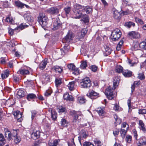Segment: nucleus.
Listing matches in <instances>:
<instances>
[{
	"label": "nucleus",
	"instance_id": "obj_40",
	"mask_svg": "<svg viewBox=\"0 0 146 146\" xmlns=\"http://www.w3.org/2000/svg\"><path fill=\"white\" fill-rule=\"evenodd\" d=\"M17 95L19 98L22 97L24 96L25 92L23 90H19L17 91Z\"/></svg>",
	"mask_w": 146,
	"mask_h": 146
},
{
	"label": "nucleus",
	"instance_id": "obj_42",
	"mask_svg": "<svg viewBox=\"0 0 146 146\" xmlns=\"http://www.w3.org/2000/svg\"><path fill=\"white\" fill-rule=\"evenodd\" d=\"M113 109L115 111H120L122 110V108H119V105L117 104H114Z\"/></svg>",
	"mask_w": 146,
	"mask_h": 146
},
{
	"label": "nucleus",
	"instance_id": "obj_15",
	"mask_svg": "<svg viewBox=\"0 0 146 146\" xmlns=\"http://www.w3.org/2000/svg\"><path fill=\"white\" fill-rule=\"evenodd\" d=\"M87 29H86L84 28L82 29L81 32L78 34V38L80 39L84 37L87 33Z\"/></svg>",
	"mask_w": 146,
	"mask_h": 146
},
{
	"label": "nucleus",
	"instance_id": "obj_25",
	"mask_svg": "<svg viewBox=\"0 0 146 146\" xmlns=\"http://www.w3.org/2000/svg\"><path fill=\"white\" fill-rule=\"evenodd\" d=\"M138 127L141 130L144 132H146V130L144 127V124L142 121L139 120V121Z\"/></svg>",
	"mask_w": 146,
	"mask_h": 146
},
{
	"label": "nucleus",
	"instance_id": "obj_32",
	"mask_svg": "<svg viewBox=\"0 0 146 146\" xmlns=\"http://www.w3.org/2000/svg\"><path fill=\"white\" fill-rule=\"evenodd\" d=\"M127 129L121 128L120 131V133L121 137L123 138H124L125 136L127 131Z\"/></svg>",
	"mask_w": 146,
	"mask_h": 146
},
{
	"label": "nucleus",
	"instance_id": "obj_60",
	"mask_svg": "<svg viewBox=\"0 0 146 146\" xmlns=\"http://www.w3.org/2000/svg\"><path fill=\"white\" fill-rule=\"evenodd\" d=\"M66 109L65 108L63 107H61L58 109V112L59 113H62L65 111Z\"/></svg>",
	"mask_w": 146,
	"mask_h": 146
},
{
	"label": "nucleus",
	"instance_id": "obj_23",
	"mask_svg": "<svg viewBox=\"0 0 146 146\" xmlns=\"http://www.w3.org/2000/svg\"><path fill=\"white\" fill-rule=\"evenodd\" d=\"M5 137L10 140L11 139V135L10 132L7 129H5Z\"/></svg>",
	"mask_w": 146,
	"mask_h": 146
},
{
	"label": "nucleus",
	"instance_id": "obj_44",
	"mask_svg": "<svg viewBox=\"0 0 146 146\" xmlns=\"http://www.w3.org/2000/svg\"><path fill=\"white\" fill-rule=\"evenodd\" d=\"M116 71L118 73L123 72V67L120 65H117L116 68Z\"/></svg>",
	"mask_w": 146,
	"mask_h": 146
},
{
	"label": "nucleus",
	"instance_id": "obj_30",
	"mask_svg": "<svg viewBox=\"0 0 146 146\" xmlns=\"http://www.w3.org/2000/svg\"><path fill=\"white\" fill-rule=\"evenodd\" d=\"M15 5L17 7L21 9L24 7L25 4L21 3L19 1H15Z\"/></svg>",
	"mask_w": 146,
	"mask_h": 146
},
{
	"label": "nucleus",
	"instance_id": "obj_38",
	"mask_svg": "<svg viewBox=\"0 0 146 146\" xmlns=\"http://www.w3.org/2000/svg\"><path fill=\"white\" fill-rule=\"evenodd\" d=\"M60 123L61 125L64 127L67 126L68 123V121L65 119L64 118H62L61 119Z\"/></svg>",
	"mask_w": 146,
	"mask_h": 146
},
{
	"label": "nucleus",
	"instance_id": "obj_5",
	"mask_svg": "<svg viewBox=\"0 0 146 146\" xmlns=\"http://www.w3.org/2000/svg\"><path fill=\"white\" fill-rule=\"evenodd\" d=\"M70 114L74 116L73 122L75 123L77 121H79V120L82 117V115L80 112L72 110L70 111Z\"/></svg>",
	"mask_w": 146,
	"mask_h": 146
},
{
	"label": "nucleus",
	"instance_id": "obj_9",
	"mask_svg": "<svg viewBox=\"0 0 146 146\" xmlns=\"http://www.w3.org/2000/svg\"><path fill=\"white\" fill-rule=\"evenodd\" d=\"M28 26V25H27L25 23H22L17 27V29H13L11 28L9 29L8 31L9 33L11 35H12L13 34L14 31H15L17 29V30L19 29H20L21 30H22L24 29L27 27Z\"/></svg>",
	"mask_w": 146,
	"mask_h": 146
},
{
	"label": "nucleus",
	"instance_id": "obj_14",
	"mask_svg": "<svg viewBox=\"0 0 146 146\" xmlns=\"http://www.w3.org/2000/svg\"><path fill=\"white\" fill-rule=\"evenodd\" d=\"M24 17L25 20L30 25V23L33 22L34 18L31 15L29 14H24Z\"/></svg>",
	"mask_w": 146,
	"mask_h": 146
},
{
	"label": "nucleus",
	"instance_id": "obj_4",
	"mask_svg": "<svg viewBox=\"0 0 146 146\" xmlns=\"http://www.w3.org/2000/svg\"><path fill=\"white\" fill-rule=\"evenodd\" d=\"M48 20V18L44 13H40L38 18V21L42 27H45L46 26Z\"/></svg>",
	"mask_w": 146,
	"mask_h": 146
},
{
	"label": "nucleus",
	"instance_id": "obj_3",
	"mask_svg": "<svg viewBox=\"0 0 146 146\" xmlns=\"http://www.w3.org/2000/svg\"><path fill=\"white\" fill-rule=\"evenodd\" d=\"M120 79V77L118 76H116L113 78L112 90H110V100L113 99L116 96L117 94L116 92L115 91L114 92L113 90H115L116 87L118 86Z\"/></svg>",
	"mask_w": 146,
	"mask_h": 146
},
{
	"label": "nucleus",
	"instance_id": "obj_11",
	"mask_svg": "<svg viewBox=\"0 0 146 146\" xmlns=\"http://www.w3.org/2000/svg\"><path fill=\"white\" fill-rule=\"evenodd\" d=\"M87 96L91 99H95L99 96V94L92 90L87 94Z\"/></svg>",
	"mask_w": 146,
	"mask_h": 146
},
{
	"label": "nucleus",
	"instance_id": "obj_34",
	"mask_svg": "<svg viewBox=\"0 0 146 146\" xmlns=\"http://www.w3.org/2000/svg\"><path fill=\"white\" fill-rule=\"evenodd\" d=\"M74 81H72L69 82L68 85V86L69 90L70 91H72L74 90Z\"/></svg>",
	"mask_w": 146,
	"mask_h": 146
},
{
	"label": "nucleus",
	"instance_id": "obj_28",
	"mask_svg": "<svg viewBox=\"0 0 146 146\" xmlns=\"http://www.w3.org/2000/svg\"><path fill=\"white\" fill-rule=\"evenodd\" d=\"M18 74L22 75H26L29 74V72L27 70L25 69H20L17 72Z\"/></svg>",
	"mask_w": 146,
	"mask_h": 146
},
{
	"label": "nucleus",
	"instance_id": "obj_61",
	"mask_svg": "<svg viewBox=\"0 0 146 146\" xmlns=\"http://www.w3.org/2000/svg\"><path fill=\"white\" fill-rule=\"evenodd\" d=\"M21 141V138L19 137L16 136L14 139V141L16 143H19Z\"/></svg>",
	"mask_w": 146,
	"mask_h": 146
},
{
	"label": "nucleus",
	"instance_id": "obj_1",
	"mask_svg": "<svg viewBox=\"0 0 146 146\" xmlns=\"http://www.w3.org/2000/svg\"><path fill=\"white\" fill-rule=\"evenodd\" d=\"M73 11L74 14L76 15L74 18L79 19L83 16L82 12L86 11L87 13H89L92 11V9L89 7H85L78 4H76L74 6Z\"/></svg>",
	"mask_w": 146,
	"mask_h": 146
},
{
	"label": "nucleus",
	"instance_id": "obj_41",
	"mask_svg": "<svg viewBox=\"0 0 146 146\" xmlns=\"http://www.w3.org/2000/svg\"><path fill=\"white\" fill-rule=\"evenodd\" d=\"M36 98V95L34 94H28L27 96V99L29 100L30 99H35Z\"/></svg>",
	"mask_w": 146,
	"mask_h": 146
},
{
	"label": "nucleus",
	"instance_id": "obj_16",
	"mask_svg": "<svg viewBox=\"0 0 146 146\" xmlns=\"http://www.w3.org/2000/svg\"><path fill=\"white\" fill-rule=\"evenodd\" d=\"M13 115L14 116L16 117L18 121L21 122L22 120V114L20 111L14 112Z\"/></svg>",
	"mask_w": 146,
	"mask_h": 146
},
{
	"label": "nucleus",
	"instance_id": "obj_17",
	"mask_svg": "<svg viewBox=\"0 0 146 146\" xmlns=\"http://www.w3.org/2000/svg\"><path fill=\"white\" fill-rule=\"evenodd\" d=\"M48 12L52 14H57L59 12V10L55 7H52L49 9Z\"/></svg>",
	"mask_w": 146,
	"mask_h": 146
},
{
	"label": "nucleus",
	"instance_id": "obj_31",
	"mask_svg": "<svg viewBox=\"0 0 146 146\" xmlns=\"http://www.w3.org/2000/svg\"><path fill=\"white\" fill-rule=\"evenodd\" d=\"M9 71L6 70L4 72L1 74V76L2 79H4L7 78L9 75Z\"/></svg>",
	"mask_w": 146,
	"mask_h": 146
},
{
	"label": "nucleus",
	"instance_id": "obj_29",
	"mask_svg": "<svg viewBox=\"0 0 146 146\" xmlns=\"http://www.w3.org/2000/svg\"><path fill=\"white\" fill-rule=\"evenodd\" d=\"M81 64L80 67L81 69H85L87 66V63L86 60L82 61L81 62Z\"/></svg>",
	"mask_w": 146,
	"mask_h": 146
},
{
	"label": "nucleus",
	"instance_id": "obj_58",
	"mask_svg": "<svg viewBox=\"0 0 146 146\" xmlns=\"http://www.w3.org/2000/svg\"><path fill=\"white\" fill-rule=\"evenodd\" d=\"M135 19L136 22L138 23H139L141 25L144 24V22L142 20L138 18H135Z\"/></svg>",
	"mask_w": 146,
	"mask_h": 146
},
{
	"label": "nucleus",
	"instance_id": "obj_35",
	"mask_svg": "<svg viewBox=\"0 0 146 146\" xmlns=\"http://www.w3.org/2000/svg\"><path fill=\"white\" fill-rule=\"evenodd\" d=\"M5 143V141L4 137L2 134H0V145L3 146Z\"/></svg>",
	"mask_w": 146,
	"mask_h": 146
},
{
	"label": "nucleus",
	"instance_id": "obj_7",
	"mask_svg": "<svg viewBox=\"0 0 146 146\" xmlns=\"http://www.w3.org/2000/svg\"><path fill=\"white\" fill-rule=\"evenodd\" d=\"M139 47L140 49L142 50L139 51L141 54L139 55L141 57H145L146 56V39L145 41H142L139 43Z\"/></svg>",
	"mask_w": 146,
	"mask_h": 146
},
{
	"label": "nucleus",
	"instance_id": "obj_12",
	"mask_svg": "<svg viewBox=\"0 0 146 146\" xmlns=\"http://www.w3.org/2000/svg\"><path fill=\"white\" fill-rule=\"evenodd\" d=\"M111 12L113 14V16L115 19H119L121 18V15L120 13L115 9L113 8Z\"/></svg>",
	"mask_w": 146,
	"mask_h": 146
},
{
	"label": "nucleus",
	"instance_id": "obj_59",
	"mask_svg": "<svg viewBox=\"0 0 146 146\" xmlns=\"http://www.w3.org/2000/svg\"><path fill=\"white\" fill-rule=\"evenodd\" d=\"M82 21L85 23L88 22L89 21V18L88 16L85 15V17L83 18Z\"/></svg>",
	"mask_w": 146,
	"mask_h": 146
},
{
	"label": "nucleus",
	"instance_id": "obj_33",
	"mask_svg": "<svg viewBox=\"0 0 146 146\" xmlns=\"http://www.w3.org/2000/svg\"><path fill=\"white\" fill-rule=\"evenodd\" d=\"M53 68L56 72H58L59 73H61L63 70L62 67L58 66H54L53 67Z\"/></svg>",
	"mask_w": 146,
	"mask_h": 146
},
{
	"label": "nucleus",
	"instance_id": "obj_2",
	"mask_svg": "<svg viewBox=\"0 0 146 146\" xmlns=\"http://www.w3.org/2000/svg\"><path fill=\"white\" fill-rule=\"evenodd\" d=\"M74 37V35L72 33L71 31H69L65 38L63 39L62 42L66 44H65L66 46H65L64 48L61 49V53L63 55H64L68 51V43L71 40H73Z\"/></svg>",
	"mask_w": 146,
	"mask_h": 146
},
{
	"label": "nucleus",
	"instance_id": "obj_54",
	"mask_svg": "<svg viewBox=\"0 0 146 146\" xmlns=\"http://www.w3.org/2000/svg\"><path fill=\"white\" fill-rule=\"evenodd\" d=\"M6 21L8 22H9L11 23H13L14 22V21L11 17H9L6 18Z\"/></svg>",
	"mask_w": 146,
	"mask_h": 146
},
{
	"label": "nucleus",
	"instance_id": "obj_36",
	"mask_svg": "<svg viewBox=\"0 0 146 146\" xmlns=\"http://www.w3.org/2000/svg\"><path fill=\"white\" fill-rule=\"evenodd\" d=\"M56 86V87H58L61 84L62 82V79L61 78H56L55 80Z\"/></svg>",
	"mask_w": 146,
	"mask_h": 146
},
{
	"label": "nucleus",
	"instance_id": "obj_55",
	"mask_svg": "<svg viewBox=\"0 0 146 146\" xmlns=\"http://www.w3.org/2000/svg\"><path fill=\"white\" fill-rule=\"evenodd\" d=\"M52 90L50 89L47 90L44 93V95L46 96H48L50 95L52 93Z\"/></svg>",
	"mask_w": 146,
	"mask_h": 146
},
{
	"label": "nucleus",
	"instance_id": "obj_46",
	"mask_svg": "<svg viewBox=\"0 0 146 146\" xmlns=\"http://www.w3.org/2000/svg\"><path fill=\"white\" fill-rule=\"evenodd\" d=\"M51 114V117L53 120H55L57 117V113L55 111H53Z\"/></svg>",
	"mask_w": 146,
	"mask_h": 146
},
{
	"label": "nucleus",
	"instance_id": "obj_48",
	"mask_svg": "<svg viewBox=\"0 0 146 146\" xmlns=\"http://www.w3.org/2000/svg\"><path fill=\"white\" fill-rule=\"evenodd\" d=\"M107 98L109 99L110 98V88L109 87L104 92Z\"/></svg>",
	"mask_w": 146,
	"mask_h": 146
},
{
	"label": "nucleus",
	"instance_id": "obj_27",
	"mask_svg": "<svg viewBox=\"0 0 146 146\" xmlns=\"http://www.w3.org/2000/svg\"><path fill=\"white\" fill-rule=\"evenodd\" d=\"M132 72L128 70H125L123 71V74L125 77H129L132 75Z\"/></svg>",
	"mask_w": 146,
	"mask_h": 146
},
{
	"label": "nucleus",
	"instance_id": "obj_39",
	"mask_svg": "<svg viewBox=\"0 0 146 146\" xmlns=\"http://www.w3.org/2000/svg\"><path fill=\"white\" fill-rule=\"evenodd\" d=\"M135 25L134 23L130 21L127 22L125 24V25L129 28H130L131 26L134 27Z\"/></svg>",
	"mask_w": 146,
	"mask_h": 146
},
{
	"label": "nucleus",
	"instance_id": "obj_26",
	"mask_svg": "<svg viewBox=\"0 0 146 146\" xmlns=\"http://www.w3.org/2000/svg\"><path fill=\"white\" fill-rule=\"evenodd\" d=\"M59 140L54 139V141H49L48 144L49 146H57L58 143L60 141Z\"/></svg>",
	"mask_w": 146,
	"mask_h": 146
},
{
	"label": "nucleus",
	"instance_id": "obj_10",
	"mask_svg": "<svg viewBox=\"0 0 146 146\" xmlns=\"http://www.w3.org/2000/svg\"><path fill=\"white\" fill-rule=\"evenodd\" d=\"M128 36L131 39H138L140 38V35L138 32L132 31L128 33Z\"/></svg>",
	"mask_w": 146,
	"mask_h": 146
},
{
	"label": "nucleus",
	"instance_id": "obj_21",
	"mask_svg": "<svg viewBox=\"0 0 146 146\" xmlns=\"http://www.w3.org/2000/svg\"><path fill=\"white\" fill-rule=\"evenodd\" d=\"M146 145V137H142L140 139L138 145L139 146L144 145Z\"/></svg>",
	"mask_w": 146,
	"mask_h": 146
},
{
	"label": "nucleus",
	"instance_id": "obj_47",
	"mask_svg": "<svg viewBox=\"0 0 146 146\" xmlns=\"http://www.w3.org/2000/svg\"><path fill=\"white\" fill-rule=\"evenodd\" d=\"M138 78L141 80H144L145 78V77L143 73H139L138 74Z\"/></svg>",
	"mask_w": 146,
	"mask_h": 146
},
{
	"label": "nucleus",
	"instance_id": "obj_43",
	"mask_svg": "<svg viewBox=\"0 0 146 146\" xmlns=\"http://www.w3.org/2000/svg\"><path fill=\"white\" fill-rule=\"evenodd\" d=\"M78 102L80 104H82L85 102V100L84 97H79L77 99Z\"/></svg>",
	"mask_w": 146,
	"mask_h": 146
},
{
	"label": "nucleus",
	"instance_id": "obj_49",
	"mask_svg": "<svg viewBox=\"0 0 146 146\" xmlns=\"http://www.w3.org/2000/svg\"><path fill=\"white\" fill-rule=\"evenodd\" d=\"M71 72H72V73L74 75H78L79 74V70L78 68H76V67Z\"/></svg>",
	"mask_w": 146,
	"mask_h": 146
},
{
	"label": "nucleus",
	"instance_id": "obj_52",
	"mask_svg": "<svg viewBox=\"0 0 146 146\" xmlns=\"http://www.w3.org/2000/svg\"><path fill=\"white\" fill-rule=\"evenodd\" d=\"M138 113L139 114H146V109H139L138 110Z\"/></svg>",
	"mask_w": 146,
	"mask_h": 146
},
{
	"label": "nucleus",
	"instance_id": "obj_22",
	"mask_svg": "<svg viewBox=\"0 0 146 146\" xmlns=\"http://www.w3.org/2000/svg\"><path fill=\"white\" fill-rule=\"evenodd\" d=\"M47 63V59L45 58L43 60L40 64V68L43 70L45 67Z\"/></svg>",
	"mask_w": 146,
	"mask_h": 146
},
{
	"label": "nucleus",
	"instance_id": "obj_51",
	"mask_svg": "<svg viewBox=\"0 0 146 146\" xmlns=\"http://www.w3.org/2000/svg\"><path fill=\"white\" fill-rule=\"evenodd\" d=\"M121 127L122 128H125L128 129L129 128V126L127 123L123 122L121 125Z\"/></svg>",
	"mask_w": 146,
	"mask_h": 146
},
{
	"label": "nucleus",
	"instance_id": "obj_62",
	"mask_svg": "<svg viewBox=\"0 0 146 146\" xmlns=\"http://www.w3.org/2000/svg\"><path fill=\"white\" fill-rule=\"evenodd\" d=\"M83 146H94V145L90 142H85L84 143Z\"/></svg>",
	"mask_w": 146,
	"mask_h": 146
},
{
	"label": "nucleus",
	"instance_id": "obj_13",
	"mask_svg": "<svg viewBox=\"0 0 146 146\" xmlns=\"http://www.w3.org/2000/svg\"><path fill=\"white\" fill-rule=\"evenodd\" d=\"M53 22L51 26V27L53 30H56L58 29L60 27V24L58 23V20L54 19Z\"/></svg>",
	"mask_w": 146,
	"mask_h": 146
},
{
	"label": "nucleus",
	"instance_id": "obj_19",
	"mask_svg": "<svg viewBox=\"0 0 146 146\" xmlns=\"http://www.w3.org/2000/svg\"><path fill=\"white\" fill-rule=\"evenodd\" d=\"M63 98L64 100H68L70 101H73L74 100V98L73 97L69 95V94L66 92L64 93L63 95Z\"/></svg>",
	"mask_w": 146,
	"mask_h": 146
},
{
	"label": "nucleus",
	"instance_id": "obj_18",
	"mask_svg": "<svg viewBox=\"0 0 146 146\" xmlns=\"http://www.w3.org/2000/svg\"><path fill=\"white\" fill-rule=\"evenodd\" d=\"M96 111L100 116H103L105 113L104 108L103 107L98 108L97 109Z\"/></svg>",
	"mask_w": 146,
	"mask_h": 146
},
{
	"label": "nucleus",
	"instance_id": "obj_53",
	"mask_svg": "<svg viewBox=\"0 0 146 146\" xmlns=\"http://www.w3.org/2000/svg\"><path fill=\"white\" fill-rule=\"evenodd\" d=\"M123 41L121 40L117 45V47H116V49L117 50H119L121 49L122 45L123 44Z\"/></svg>",
	"mask_w": 146,
	"mask_h": 146
},
{
	"label": "nucleus",
	"instance_id": "obj_8",
	"mask_svg": "<svg viewBox=\"0 0 146 146\" xmlns=\"http://www.w3.org/2000/svg\"><path fill=\"white\" fill-rule=\"evenodd\" d=\"M91 85L90 79L88 77L83 79L82 82L80 83V86L82 88H89Z\"/></svg>",
	"mask_w": 146,
	"mask_h": 146
},
{
	"label": "nucleus",
	"instance_id": "obj_6",
	"mask_svg": "<svg viewBox=\"0 0 146 146\" xmlns=\"http://www.w3.org/2000/svg\"><path fill=\"white\" fill-rule=\"evenodd\" d=\"M121 35V33L120 30L118 29H116L112 32L111 38L112 40H117L120 38Z\"/></svg>",
	"mask_w": 146,
	"mask_h": 146
},
{
	"label": "nucleus",
	"instance_id": "obj_57",
	"mask_svg": "<svg viewBox=\"0 0 146 146\" xmlns=\"http://www.w3.org/2000/svg\"><path fill=\"white\" fill-rule=\"evenodd\" d=\"M132 139V137L129 135H127L126 137V141L128 143H130Z\"/></svg>",
	"mask_w": 146,
	"mask_h": 146
},
{
	"label": "nucleus",
	"instance_id": "obj_37",
	"mask_svg": "<svg viewBox=\"0 0 146 146\" xmlns=\"http://www.w3.org/2000/svg\"><path fill=\"white\" fill-rule=\"evenodd\" d=\"M133 47L135 50H139L140 49L139 43L137 41L134 42L133 43Z\"/></svg>",
	"mask_w": 146,
	"mask_h": 146
},
{
	"label": "nucleus",
	"instance_id": "obj_45",
	"mask_svg": "<svg viewBox=\"0 0 146 146\" xmlns=\"http://www.w3.org/2000/svg\"><path fill=\"white\" fill-rule=\"evenodd\" d=\"M132 134L133 135L135 139L136 140H137L138 135L137 134V131L135 129H134L132 130Z\"/></svg>",
	"mask_w": 146,
	"mask_h": 146
},
{
	"label": "nucleus",
	"instance_id": "obj_63",
	"mask_svg": "<svg viewBox=\"0 0 146 146\" xmlns=\"http://www.w3.org/2000/svg\"><path fill=\"white\" fill-rule=\"evenodd\" d=\"M119 131L117 129H115L114 130L113 133L115 136H116L118 135L119 133Z\"/></svg>",
	"mask_w": 146,
	"mask_h": 146
},
{
	"label": "nucleus",
	"instance_id": "obj_24",
	"mask_svg": "<svg viewBox=\"0 0 146 146\" xmlns=\"http://www.w3.org/2000/svg\"><path fill=\"white\" fill-rule=\"evenodd\" d=\"M32 137L34 139H36L39 138L40 136V132L38 131H37L35 132H34L31 134Z\"/></svg>",
	"mask_w": 146,
	"mask_h": 146
},
{
	"label": "nucleus",
	"instance_id": "obj_56",
	"mask_svg": "<svg viewBox=\"0 0 146 146\" xmlns=\"http://www.w3.org/2000/svg\"><path fill=\"white\" fill-rule=\"evenodd\" d=\"M97 68L98 67L95 65H92L90 67V69L94 72L97 71Z\"/></svg>",
	"mask_w": 146,
	"mask_h": 146
},
{
	"label": "nucleus",
	"instance_id": "obj_64",
	"mask_svg": "<svg viewBox=\"0 0 146 146\" xmlns=\"http://www.w3.org/2000/svg\"><path fill=\"white\" fill-rule=\"evenodd\" d=\"M95 143L98 146H101V141L98 140L96 139L94 141Z\"/></svg>",
	"mask_w": 146,
	"mask_h": 146
},
{
	"label": "nucleus",
	"instance_id": "obj_50",
	"mask_svg": "<svg viewBox=\"0 0 146 146\" xmlns=\"http://www.w3.org/2000/svg\"><path fill=\"white\" fill-rule=\"evenodd\" d=\"M75 66L73 64H70L68 65V68L71 72L75 68Z\"/></svg>",
	"mask_w": 146,
	"mask_h": 146
},
{
	"label": "nucleus",
	"instance_id": "obj_20",
	"mask_svg": "<svg viewBox=\"0 0 146 146\" xmlns=\"http://www.w3.org/2000/svg\"><path fill=\"white\" fill-rule=\"evenodd\" d=\"M115 121V126H116L117 125L120 124L121 122V119L116 115L114 114L113 115Z\"/></svg>",
	"mask_w": 146,
	"mask_h": 146
}]
</instances>
